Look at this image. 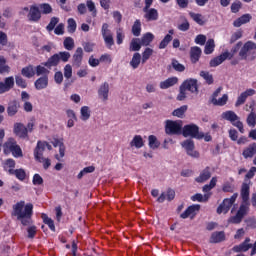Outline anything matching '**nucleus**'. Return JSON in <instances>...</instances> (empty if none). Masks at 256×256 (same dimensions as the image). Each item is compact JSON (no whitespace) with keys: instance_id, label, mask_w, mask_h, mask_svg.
<instances>
[{"instance_id":"nucleus-1","label":"nucleus","mask_w":256,"mask_h":256,"mask_svg":"<svg viewBox=\"0 0 256 256\" xmlns=\"http://www.w3.org/2000/svg\"><path fill=\"white\" fill-rule=\"evenodd\" d=\"M11 216L16 217L23 227H28L29 239H33L37 235V226H31L33 224V205L31 203L25 204L23 200L17 202L12 206Z\"/></svg>"},{"instance_id":"nucleus-2","label":"nucleus","mask_w":256,"mask_h":256,"mask_svg":"<svg viewBox=\"0 0 256 256\" xmlns=\"http://www.w3.org/2000/svg\"><path fill=\"white\" fill-rule=\"evenodd\" d=\"M241 198L243 203L240 205L235 216L229 218V223L239 225L243 221V218L249 213V184L243 183L241 187Z\"/></svg>"},{"instance_id":"nucleus-3","label":"nucleus","mask_w":256,"mask_h":256,"mask_svg":"<svg viewBox=\"0 0 256 256\" xmlns=\"http://www.w3.org/2000/svg\"><path fill=\"white\" fill-rule=\"evenodd\" d=\"M165 133L166 135H181V133H183V122L167 120Z\"/></svg>"},{"instance_id":"nucleus-4","label":"nucleus","mask_w":256,"mask_h":256,"mask_svg":"<svg viewBox=\"0 0 256 256\" xmlns=\"http://www.w3.org/2000/svg\"><path fill=\"white\" fill-rule=\"evenodd\" d=\"M183 137H191L192 139H203V132H199V126L188 124L182 128Z\"/></svg>"},{"instance_id":"nucleus-5","label":"nucleus","mask_w":256,"mask_h":256,"mask_svg":"<svg viewBox=\"0 0 256 256\" xmlns=\"http://www.w3.org/2000/svg\"><path fill=\"white\" fill-rule=\"evenodd\" d=\"M237 197H239V194L234 193L231 198H225L223 203H221L217 208L218 215H221V213H229V210L233 207V203L237 201Z\"/></svg>"},{"instance_id":"nucleus-6","label":"nucleus","mask_w":256,"mask_h":256,"mask_svg":"<svg viewBox=\"0 0 256 256\" xmlns=\"http://www.w3.org/2000/svg\"><path fill=\"white\" fill-rule=\"evenodd\" d=\"M45 149H48V151H51V149H53V147L47 143V142H43V141H38L37 145L34 149V159H38L41 161V155H43V153H45Z\"/></svg>"},{"instance_id":"nucleus-7","label":"nucleus","mask_w":256,"mask_h":256,"mask_svg":"<svg viewBox=\"0 0 256 256\" xmlns=\"http://www.w3.org/2000/svg\"><path fill=\"white\" fill-rule=\"evenodd\" d=\"M186 91L194 93L195 95L199 94V85L197 84V79L189 78L185 80L181 85Z\"/></svg>"},{"instance_id":"nucleus-8","label":"nucleus","mask_w":256,"mask_h":256,"mask_svg":"<svg viewBox=\"0 0 256 256\" xmlns=\"http://www.w3.org/2000/svg\"><path fill=\"white\" fill-rule=\"evenodd\" d=\"M253 51H256V43L253 41H248L241 48L239 52V57H241V59H247V57H249V54L253 53Z\"/></svg>"},{"instance_id":"nucleus-9","label":"nucleus","mask_w":256,"mask_h":256,"mask_svg":"<svg viewBox=\"0 0 256 256\" xmlns=\"http://www.w3.org/2000/svg\"><path fill=\"white\" fill-rule=\"evenodd\" d=\"M227 59H233V54H228L227 52H224L210 60L209 65L210 67H219V65L224 63V61H227Z\"/></svg>"},{"instance_id":"nucleus-10","label":"nucleus","mask_w":256,"mask_h":256,"mask_svg":"<svg viewBox=\"0 0 256 256\" xmlns=\"http://www.w3.org/2000/svg\"><path fill=\"white\" fill-rule=\"evenodd\" d=\"M13 133L16 135V137H19L20 139H27V137L29 136L27 133V127L23 125V123H15Z\"/></svg>"},{"instance_id":"nucleus-11","label":"nucleus","mask_w":256,"mask_h":256,"mask_svg":"<svg viewBox=\"0 0 256 256\" xmlns=\"http://www.w3.org/2000/svg\"><path fill=\"white\" fill-rule=\"evenodd\" d=\"M255 93H256L255 89H251V88L242 92L237 98L235 107H240V105H243L247 101V97H253Z\"/></svg>"},{"instance_id":"nucleus-12","label":"nucleus","mask_w":256,"mask_h":256,"mask_svg":"<svg viewBox=\"0 0 256 256\" xmlns=\"http://www.w3.org/2000/svg\"><path fill=\"white\" fill-rule=\"evenodd\" d=\"M199 209H201V205H191L180 215V217L181 219H187L188 217L193 219V217L197 215V211H199Z\"/></svg>"},{"instance_id":"nucleus-13","label":"nucleus","mask_w":256,"mask_h":256,"mask_svg":"<svg viewBox=\"0 0 256 256\" xmlns=\"http://www.w3.org/2000/svg\"><path fill=\"white\" fill-rule=\"evenodd\" d=\"M28 19L29 21H33L34 23H37V21L41 19V10L39 9V6L37 5L30 6Z\"/></svg>"},{"instance_id":"nucleus-14","label":"nucleus","mask_w":256,"mask_h":256,"mask_svg":"<svg viewBox=\"0 0 256 256\" xmlns=\"http://www.w3.org/2000/svg\"><path fill=\"white\" fill-rule=\"evenodd\" d=\"M253 247V244H251V238H246L244 242H242L239 245H236L233 247V251L235 253H241V252H247Z\"/></svg>"},{"instance_id":"nucleus-15","label":"nucleus","mask_w":256,"mask_h":256,"mask_svg":"<svg viewBox=\"0 0 256 256\" xmlns=\"http://www.w3.org/2000/svg\"><path fill=\"white\" fill-rule=\"evenodd\" d=\"M81 63H83V48L78 47L72 56V65L79 68Z\"/></svg>"},{"instance_id":"nucleus-16","label":"nucleus","mask_w":256,"mask_h":256,"mask_svg":"<svg viewBox=\"0 0 256 256\" xmlns=\"http://www.w3.org/2000/svg\"><path fill=\"white\" fill-rule=\"evenodd\" d=\"M109 82H104L98 88V97L102 101H107L109 99Z\"/></svg>"},{"instance_id":"nucleus-17","label":"nucleus","mask_w":256,"mask_h":256,"mask_svg":"<svg viewBox=\"0 0 256 256\" xmlns=\"http://www.w3.org/2000/svg\"><path fill=\"white\" fill-rule=\"evenodd\" d=\"M35 89L37 91H43L49 87V76H42L34 82Z\"/></svg>"},{"instance_id":"nucleus-18","label":"nucleus","mask_w":256,"mask_h":256,"mask_svg":"<svg viewBox=\"0 0 256 256\" xmlns=\"http://www.w3.org/2000/svg\"><path fill=\"white\" fill-rule=\"evenodd\" d=\"M143 12L145 13L144 17L148 21H157L159 19V11L155 8H143Z\"/></svg>"},{"instance_id":"nucleus-19","label":"nucleus","mask_w":256,"mask_h":256,"mask_svg":"<svg viewBox=\"0 0 256 256\" xmlns=\"http://www.w3.org/2000/svg\"><path fill=\"white\" fill-rule=\"evenodd\" d=\"M211 179V168L206 167L203 171L200 172V175L195 178L196 183H205Z\"/></svg>"},{"instance_id":"nucleus-20","label":"nucleus","mask_w":256,"mask_h":256,"mask_svg":"<svg viewBox=\"0 0 256 256\" xmlns=\"http://www.w3.org/2000/svg\"><path fill=\"white\" fill-rule=\"evenodd\" d=\"M242 155L244 157V159H252V157H255L256 155V143H252L250 144L248 147H246L243 152Z\"/></svg>"},{"instance_id":"nucleus-21","label":"nucleus","mask_w":256,"mask_h":256,"mask_svg":"<svg viewBox=\"0 0 256 256\" xmlns=\"http://www.w3.org/2000/svg\"><path fill=\"white\" fill-rule=\"evenodd\" d=\"M202 50L198 46H193L190 48V57L192 63H197L201 59Z\"/></svg>"},{"instance_id":"nucleus-22","label":"nucleus","mask_w":256,"mask_h":256,"mask_svg":"<svg viewBox=\"0 0 256 256\" xmlns=\"http://www.w3.org/2000/svg\"><path fill=\"white\" fill-rule=\"evenodd\" d=\"M222 119L230 121V123L234 125V123L239 121V116H237L234 111L228 110L222 113Z\"/></svg>"},{"instance_id":"nucleus-23","label":"nucleus","mask_w":256,"mask_h":256,"mask_svg":"<svg viewBox=\"0 0 256 256\" xmlns=\"http://www.w3.org/2000/svg\"><path fill=\"white\" fill-rule=\"evenodd\" d=\"M179 83V78L170 77L162 82H160V89H169V87H173Z\"/></svg>"},{"instance_id":"nucleus-24","label":"nucleus","mask_w":256,"mask_h":256,"mask_svg":"<svg viewBox=\"0 0 256 256\" xmlns=\"http://www.w3.org/2000/svg\"><path fill=\"white\" fill-rule=\"evenodd\" d=\"M19 102L17 100H13L9 102L8 108H7V113L9 117H13L14 115H17V111H19Z\"/></svg>"},{"instance_id":"nucleus-25","label":"nucleus","mask_w":256,"mask_h":256,"mask_svg":"<svg viewBox=\"0 0 256 256\" xmlns=\"http://www.w3.org/2000/svg\"><path fill=\"white\" fill-rule=\"evenodd\" d=\"M9 73H11V67L7 65L5 56L0 55V75H9Z\"/></svg>"},{"instance_id":"nucleus-26","label":"nucleus","mask_w":256,"mask_h":256,"mask_svg":"<svg viewBox=\"0 0 256 256\" xmlns=\"http://www.w3.org/2000/svg\"><path fill=\"white\" fill-rule=\"evenodd\" d=\"M44 67L47 69H51V67H57L59 65V55H52L46 62L42 63Z\"/></svg>"},{"instance_id":"nucleus-27","label":"nucleus","mask_w":256,"mask_h":256,"mask_svg":"<svg viewBox=\"0 0 256 256\" xmlns=\"http://www.w3.org/2000/svg\"><path fill=\"white\" fill-rule=\"evenodd\" d=\"M17 141L13 138H9L5 143H4V153L6 155H9L15 149L17 146Z\"/></svg>"},{"instance_id":"nucleus-28","label":"nucleus","mask_w":256,"mask_h":256,"mask_svg":"<svg viewBox=\"0 0 256 256\" xmlns=\"http://www.w3.org/2000/svg\"><path fill=\"white\" fill-rule=\"evenodd\" d=\"M8 172L10 175H15V177L19 179V181H25V178L27 177V173L23 168L16 169V170L9 169Z\"/></svg>"},{"instance_id":"nucleus-29","label":"nucleus","mask_w":256,"mask_h":256,"mask_svg":"<svg viewBox=\"0 0 256 256\" xmlns=\"http://www.w3.org/2000/svg\"><path fill=\"white\" fill-rule=\"evenodd\" d=\"M154 39H155V35H153V33L151 32H147L142 36L140 42L143 47H147L151 45Z\"/></svg>"},{"instance_id":"nucleus-30","label":"nucleus","mask_w":256,"mask_h":256,"mask_svg":"<svg viewBox=\"0 0 256 256\" xmlns=\"http://www.w3.org/2000/svg\"><path fill=\"white\" fill-rule=\"evenodd\" d=\"M249 21H251V14H244L241 17H239L238 19H236L233 22V25L235 27H241V25H245L246 23H249Z\"/></svg>"},{"instance_id":"nucleus-31","label":"nucleus","mask_w":256,"mask_h":256,"mask_svg":"<svg viewBox=\"0 0 256 256\" xmlns=\"http://www.w3.org/2000/svg\"><path fill=\"white\" fill-rule=\"evenodd\" d=\"M221 241H225V232H214L210 237V243H221Z\"/></svg>"},{"instance_id":"nucleus-32","label":"nucleus","mask_w":256,"mask_h":256,"mask_svg":"<svg viewBox=\"0 0 256 256\" xmlns=\"http://www.w3.org/2000/svg\"><path fill=\"white\" fill-rule=\"evenodd\" d=\"M21 74L23 75V77L31 79V77H35V68L33 67V65L26 66L22 68Z\"/></svg>"},{"instance_id":"nucleus-33","label":"nucleus","mask_w":256,"mask_h":256,"mask_svg":"<svg viewBox=\"0 0 256 256\" xmlns=\"http://www.w3.org/2000/svg\"><path fill=\"white\" fill-rule=\"evenodd\" d=\"M212 105H218V107H223V105H227V101H229V96L224 94L221 98H211Z\"/></svg>"},{"instance_id":"nucleus-34","label":"nucleus","mask_w":256,"mask_h":256,"mask_svg":"<svg viewBox=\"0 0 256 256\" xmlns=\"http://www.w3.org/2000/svg\"><path fill=\"white\" fill-rule=\"evenodd\" d=\"M91 118V110L89 109L88 106H83L80 109V119L82 121H89Z\"/></svg>"},{"instance_id":"nucleus-35","label":"nucleus","mask_w":256,"mask_h":256,"mask_svg":"<svg viewBox=\"0 0 256 256\" xmlns=\"http://www.w3.org/2000/svg\"><path fill=\"white\" fill-rule=\"evenodd\" d=\"M209 197H211V194H201L197 193L193 196H191V199L193 201H198L199 203H207L209 201Z\"/></svg>"},{"instance_id":"nucleus-36","label":"nucleus","mask_w":256,"mask_h":256,"mask_svg":"<svg viewBox=\"0 0 256 256\" xmlns=\"http://www.w3.org/2000/svg\"><path fill=\"white\" fill-rule=\"evenodd\" d=\"M148 145L150 147V149H159L161 142H159V140H157V136L155 135H150L148 137Z\"/></svg>"},{"instance_id":"nucleus-37","label":"nucleus","mask_w":256,"mask_h":256,"mask_svg":"<svg viewBox=\"0 0 256 256\" xmlns=\"http://www.w3.org/2000/svg\"><path fill=\"white\" fill-rule=\"evenodd\" d=\"M132 68L137 69L141 65V54L136 52L133 54L132 60L130 61Z\"/></svg>"},{"instance_id":"nucleus-38","label":"nucleus","mask_w":256,"mask_h":256,"mask_svg":"<svg viewBox=\"0 0 256 256\" xmlns=\"http://www.w3.org/2000/svg\"><path fill=\"white\" fill-rule=\"evenodd\" d=\"M131 147H136V149H141L143 147V137L141 135H136L130 142Z\"/></svg>"},{"instance_id":"nucleus-39","label":"nucleus","mask_w":256,"mask_h":256,"mask_svg":"<svg viewBox=\"0 0 256 256\" xmlns=\"http://www.w3.org/2000/svg\"><path fill=\"white\" fill-rule=\"evenodd\" d=\"M215 51V40L208 39L205 45L204 53L205 55H211Z\"/></svg>"},{"instance_id":"nucleus-40","label":"nucleus","mask_w":256,"mask_h":256,"mask_svg":"<svg viewBox=\"0 0 256 256\" xmlns=\"http://www.w3.org/2000/svg\"><path fill=\"white\" fill-rule=\"evenodd\" d=\"M189 15L191 19H193V21H195V23H197L198 25H205V18L203 17V15L195 12H190Z\"/></svg>"},{"instance_id":"nucleus-41","label":"nucleus","mask_w":256,"mask_h":256,"mask_svg":"<svg viewBox=\"0 0 256 256\" xmlns=\"http://www.w3.org/2000/svg\"><path fill=\"white\" fill-rule=\"evenodd\" d=\"M63 46L67 51H73V49H75V40L71 37H66L64 39Z\"/></svg>"},{"instance_id":"nucleus-42","label":"nucleus","mask_w":256,"mask_h":256,"mask_svg":"<svg viewBox=\"0 0 256 256\" xmlns=\"http://www.w3.org/2000/svg\"><path fill=\"white\" fill-rule=\"evenodd\" d=\"M41 217L43 223H45V225H48L51 231H55V222L53 221V219L49 218V216H47V214L45 213H42Z\"/></svg>"},{"instance_id":"nucleus-43","label":"nucleus","mask_w":256,"mask_h":256,"mask_svg":"<svg viewBox=\"0 0 256 256\" xmlns=\"http://www.w3.org/2000/svg\"><path fill=\"white\" fill-rule=\"evenodd\" d=\"M217 185V177H212L209 184H206L203 186L202 191L203 193H209L211 189H215V186Z\"/></svg>"},{"instance_id":"nucleus-44","label":"nucleus","mask_w":256,"mask_h":256,"mask_svg":"<svg viewBox=\"0 0 256 256\" xmlns=\"http://www.w3.org/2000/svg\"><path fill=\"white\" fill-rule=\"evenodd\" d=\"M141 40L133 38L130 42V51H141Z\"/></svg>"},{"instance_id":"nucleus-45","label":"nucleus","mask_w":256,"mask_h":256,"mask_svg":"<svg viewBox=\"0 0 256 256\" xmlns=\"http://www.w3.org/2000/svg\"><path fill=\"white\" fill-rule=\"evenodd\" d=\"M38 9H40V12L43 13V15H49V13H53V8L48 3L40 4Z\"/></svg>"},{"instance_id":"nucleus-46","label":"nucleus","mask_w":256,"mask_h":256,"mask_svg":"<svg viewBox=\"0 0 256 256\" xmlns=\"http://www.w3.org/2000/svg\"><path fill=\"white\" fill-rule=\"evenodd\" d=\"M132 34L134 37H139L141 35V21L136 20L132 26Z\"/></svg>"},{"instance_id":"nucleus-47","label":"nucleus","mask_w":256,"mask_h":256,"mask_svg":"<svg viewBox=\"0 0 256 256\" xmlns=\"http://www.w3.org/2000/svg\"><path fill=\"white\" fill-rule=\"evenodd\" d=\"M181 146L187 153L188 151H191V149H195V142L191 139H187L181 143Z\"/></svg>"},{"instance_id":"nucleus-48","label":"nucleus","mask_w":256,"mask_h":256,"mask_svg":"<svg viewBox=\"0 0 256 256\" xmlns=\"http://www.w3.org/2000/svg\"><path fill=\"white\" fill-rule=\"evenodd\" d=\"M171 65L174 71H177L178 73H183V71H185V65L179 63L176 59H172Z\"/></svg>"},{"instance_id":"nucleus-49","label":"nucleus","mask_w":256,"mask_h":256,"mask_svg":"<svg viewBox=\"0 0 256 256\" xmlns=\"http://www.w3.org/2000/svg\"><path fill=\"white\" fill-rule=\"evenodd\" d=\"M68 26H67V31L68 33H75L77 31V22L73 18H69L68 21Z\"/></svg>"},{"instance_id":"nucleus-50","label":"nucleus","mask_w":256,"mask_h":256,"mask_svg":"<svg viewBox=\"0 0 256 256\" xmlns=\"http://www.w3.org/2000/svg\"><path fill=\"white\" fill-rule=\"evenodd\" d=\"M200 77H203V79L206 81L208 85H213V75L207 71H201Z\"/></svg>"},{"instance_id":"nucleus-51","label":"nucleus","mask_w":256,"mask_h":256,"mask_svg":"<svg viewBox=\"0 0 256 256\" xmlns=\"http://www.w3.org/2000/svg\"><path fill=\"white\" fill-rule=\"evenodd\" d=\"M35 71H36L37 77H41V75H43V77L49 75V70L45 68V66L38 65Z\"/></svg>"},{"instance_id":"nucleus-52","label":"nucleus","mask_w":256,"mask_h":256,"mask_svg":"<svg viewBox=\"0 0 256 256\" xmlns=\"http://www.w3.org/2000/svg\"><path fill=\"white\" fill-rule=\"evenodd\" d=\"M187 109H188L187 105H183V106H181L180 108L175 109V110L172 112V115H173L174 117H183V115H185Z\"/></svg>"},{"instance_id":"nucleus-53","label":"nucleus","mask_w":256,"mask_h":256,"mask_svg":"<svg viewBox=\"0 0 256 256\" xmlns=\"http://www.w3.org/2000/svg\"><path fill=\"white\" fill-rule=\"evenodd\" d=\"M248 127H255L256 125V113L250 112L246 119Z\"/></svg>"},{"instance_id":"nucleus-54","label":"nucleus","mask_w":256,"mask_h":256,"mask_svg":"<svg viewBox=\"0 0 256 256\" xmlns=\"http://www.w3.org/2000/svg\"><path fill=\"white\" fill-rule=\"evenodd\" d=\"M56 55H58V60L63 61V63H67L71 59V53L67 51L59 52Z\"/></svg>"},{"instance_id":"nucleus-55","label":"nucleus","mask_w":256,"mask_h":256,"mask_svg":"<svg viewBox=\"0 0 256 256\" xmlns=\"http://www.w3.org/2000/svg\"><path fill=\"white\" fill-rule=\"evenodd\" d=\"M86 6L90 13H92V17H97V8L95 7V2H93L92 0H88L86 2Z\"/></svg>"},{"instance_id":"nucleus-56","label":"nucleus","mask_w":256,"mask_h":256,"mask_svg":"<svg viewBox=\"0 0 256 256\" xmlns=\"http://www.w3.org/2000/svg\"><path fill=\"white\" fill-rule=\"evenodd\" d=\"M173 41V36L167 34L159 44V49H165Z\"/></svg>"},{"instance_id":"nucleus-57","label":"nucleus","mask_w":256,"mask_h":256,"mask_svg":"<svg viewBox=\"0 0 256 256\" xmlns=\"http://www.w3.org/2000/svg\"><path fill=\"white\" fill-rule=\"evenodd\" d=\"M3 83L8 88V90L11 91V89L15 87V78L13 76L6 77Z\"/></svg>"},{"instance_id":"nucleus-58","label":"nucleus","mask_w":256,"mask_h":256,"mask_svg":"<svg viewBox=\"0 0 256 256\" xmlns=\"http://www.w3.org/2000/svg\"><path fill=\"white\" fill-rule=\"evenodd\" d=\"M153 55V49L146 48L144 52L142 53V63H147L149 61V58Z\"/></svg>"},{"instance_id":"nucleus-59","label":"nucleus","mask_w":256,"mask_h":256,"mask_svg":"<svg viewBox=\"0 0 256 256\" xmlns=\"http://www.w3.org/2000/svg\"><path fill=\"white\" fill-rule=\"evenodd\" d=\"M57 23H59L58 17H52L49 24L46 26L47 31L51 32L55 27L57 26Z\"/></svg>"},{"instance_id":"nucleus-60","label":"nucleus","mask_w":256,"mask_h":256,"mask_svg":"<svg viewBox=\"0 0 256 256\" xmlns=\"http://www.w3.org/2000/svg\"><path fill=\"white\" fill-rule=\"evenodd\" d=\"M35 161H37L38 163H42L43 164V168L45 170H47V169H49V167H51V159L44 158L43 155H41V160L35 159Z\"/></svg>"},{"instance_id":"nucleus-61","label":"nucleus","mask_w":256,"mask_h":256,"mask_svg":"<svg viewBox=\"0 0 256 256\" xmlns=\"http://www.w3.org/2000/svg\"><path fill=\"white\" fill-rule=\"evenodd\" d=\"M222 191L224 193H233L235 191V186L230 182H225L222 186Z\"/></svg>"},{"instance_id":"nucleus-62","label":"nucleus","mask_w":256,"mask_h":256,"mask_svg":"<svg viewBox=\"0 0 256 256\" xmlns=\"http://www.w3.org/2000/svg\"><path fill=\"white\" fill-rule=\"evenodd\" d=\"M64 77L65 79H71L73 77V67H71V64H67L64 67Z\"/></svg>"},{"instance_id":"nucleus-63","label":"nucleus","mask_w":256,"mask_h":256,"mask_svg":"<svg viewBox=\"0 0 256 256\" xmlns=\"http://www.w3.org/2000/svg\"><path fill=\"white\" fill-rule=\"evenodd\" d=\"M15 81H16V85L18 87H21V89H26L27 88V81H25V79H23V77L16 76Z\"/></svg>"},{"instance_id":"nucleus-64","label":"nucleus","mask_w":256,"mask_h":256,"mask_svg":"<svg viewBox=\"0 0 256 256\" xmlns=\"http://www.w3.org/2000/svg\"><path fill=\"white\" fill-rule=\"evenodd\" d=\"M195 43L196 45H205V43H207V36L203 34L197 35L195 38Z\"/></svg>"}]
</instances>
